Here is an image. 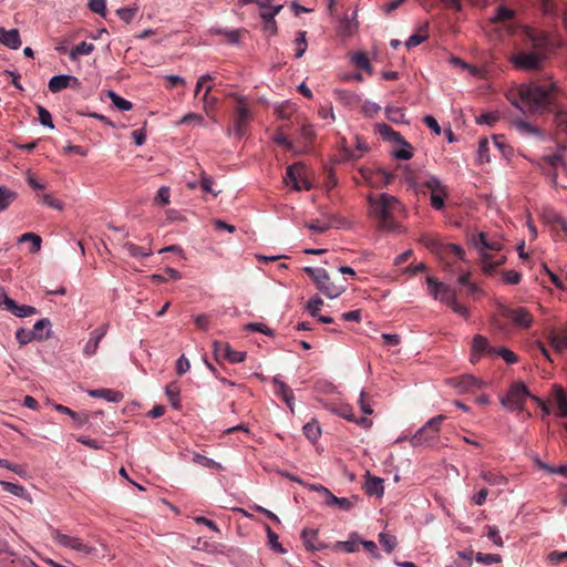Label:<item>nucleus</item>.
I'll return each instance as SVG.
<instances>
[{"mask_svg": "<svg viewBox=\"0 0 567 567\" xmlns=\"http://www.w3.org/2000/svg\"><path fill=\"white\" fill-rule=\"evenodd\" d=\"M301 538L303 544L308 550H319L321 548L320 545H317L318 530L316 529H303L301 533Z\"/></svg>", "mask_w": 567, "mask_h": 567, "instance_id": "33", "label": "nucleus"}, {"mask_svg": "<svg viewBox=\"0 0 567 567\" xmlns=\"http://www.w3.org/2000/svg\"><path fill=\"white\" fill-rule=\"evenodd\" d=\"M307 32L306 31H298L297 38H296V58H301L306 50H307V40H306Z\"/></svg>", "mask_w": 567, "mask_h": 567, "instance_id": "53", "label": "nucleus"}, {"mask_svg": "<svg viewBox=\"0 0 567 567\" xmlns=\"http://www.w3.org/2000/svg\"><path fill=\"white\" fill-rule=\"evenodd\" d=\"M369 214L378 219V228L380 230L396 231L400 225L395 221L393 214L401 208V204L396 197L389 194L378 196H368Z\"/></svg>", "mask_w": 567, "mask_h": 567, "instance_id": "3", "label": "nucleus"}, {"mask_svg": "<svg viewBox=\"0 0 567 567\" xmlns=\"http://www.w3.org/2000/svg\"><path fill=\"white\" fill-rule=\"evenodd\" d=\"M352 61H353V63H354L358 68H360V69H362V70H364V71H368V72H370V71H371L370 61H369V59H368V56H367V54H365V53H363V52H357V53L353 55Z\"/></svg>", "mask_w": 567, "mask_h": 567, "instance_id": "57", "label": "nucleus"}, {"mask_svg": "<svg viewBox=\"0 0 567 567\" xmlns=\"http://www.w3.org/2000/svg\"><path fill=\"white\" fill-rule=\"evenodd\" d=\"M520 37L522 48L511 58L514 68L526 72L543 70L554 50L549 34L539 29L523 27Z\"/></svg>", "mask_w": 567, "mask_h": 567, "instance_id": "1", "label": "nucleus"}, {"mask_svg": "<svg viewBox=\"0 0 567 567\" xmlns=\"http://www.w3.org/2000/svg\"><path fill=\"white\" fill-rule=\"evenodd\" d=\"M123 249H125L130 256L134 257V258H138V257H148L152 255V251L151 249H145L143 247H140L133 243H125L123 245Z\"/></svg>", "mask_w": 567, "mask_h": 567, "instance_id": "41", "label": "nucleus"}, {"mask_svg": "<svg viewBox=\"0 0 567 567\" xmlns=\"http://www.w3.org/2000/svg\"><path fill=\"white\" fill-rule=\"evenodd\" d=\"M37 111H38V115H39V121L40 123L43 125V126H47V127H50V128H53L54 125H53V122H52V117H51V114L50 112L43 107L42 105H38L37 106Z\"/></svg>", "mask_w": 567, "mask_h": 567, "instance_id": "59", "label": "nucleus"}, {"mask_svg": "<svg viewBox=\"0 0 567 567\" xmlns=\"http://www.w3.org/2000/svg\"><path fill=\"white\" fill-rule=\"evenodd\" d=\"M213 178L210 176H208L205 171H202L200 172V181H199V185H200V188L203 192L205 193H208V194H212L213 196H217L219 194V192H215L213 189Z\"/></svg>", "mask_w": 567, "mask_h": 567, "instance_id": "51", "label": "nucleus"}, {"mask_svg": "<svg viewBox=\"0 0 567 567\" xmlns=\"http://www.w3.org/2000/svg\"><path fill=\"white\" fill-rule=\"evenodd\" d=\"M19 240L21 243L32 240V245L30 248L31 252H38L41 249L42 239L39 235H37L34 233H25L20 237Z\"/></svg>", "mask_w": 567, "mask_h": 567, "instance_id": "52", "label": "nucleus"}, {"mask_svg": "<svg viewBox=\"0 0 567 567\" xmlns=\"http://www.w3.org/2000/svg\"><path fill=\"white\" fill-rule=\"evenodd\" d=\"M282 9V4H276L272 11H261L260 17L264 21V30L268 32L270 35L277 33V24L275 21V16L279 13Z\"/></svg>", "mask_w": 567, "mask_h": 567, "instance_id": "22", "label": "nucleus"}, {"mask_svg": "<svg viewBox=\"0 0 567 567\" xmlns=\"http://www.w3.org/2000/svg\"><path fill=\"white\" fill-rule=\"evenodd\" d=\"M550 346L557 351L563 352L567 350V330L559 333L550 332L548 336Z\"/></svg>", "mask_w": 567, "mask_h": 567, "instance_id": "29", "label": "nucleus"}, {"mask_svg": "<svg viewBox=\"0 0 567 567\" xmlns=\"http://www.w3.org/2000/svg\"><path fill=\"white\" fill-rule=\"evenodd\" d=\"M274 389L276 395L280 396L286 404L292 410V403L295 400L292 390L282 381L274 379Z\"/></svg>", "mask_w": 567, "mask_h": 567, "instance_id": "26", "label": "nucleus"}, {"mask_svg": "<svg viewBox=\"0 0 567 567\" xmlns=\"http://www.w3.org/2000/svg\"><path fill=\"white\" fill-rule=\"evenodd\" d=\"M95 47L93 43H87L85 41L76 44L72 50L69 52V58L72 61H76L79 55H89L94 51Z\"/></svg>", "mask_w": 567, "mask_h": 567, "instance_id": "34", "label": "nucleus"}, {"mask_svg": "<svg viewBox=\"0 0 567 567\" xmlns=\"http://www.w3.org/2000/svg\"><path fill=\"white\" fill-rule=\"evenodd\" d=\"M302 430L306 437L311 442H316L321 434L320 426L316 421L308 422Z\"/></svg>", "mask_w": 567, "mask_h": 567, "instance_id": "44", "label": "nucleus"}, {"mask_svg": "<svg viewBox=\"0 0 567 567\" xmlns=\"http://www.w3.org/2000/svg\"><path fill=\"white\" fill-rule=\"evenodd\" d=\"M138 11L137 7L134 8H120L116 10V14L126 23H130Z\"/></svg>", "mask_w": 567, "mask_h": 567, "instance_id": "61", "label": "nucleus"}, {"mask_svg": "<svg viewBox=\"0 0 567 567\" xmlns=\"http://www.w3.org/2000/svg\"><path fill=\"white\" fill-rule=\"evenodd\" d=\"M532 399L540 406L543 417L550 414L549 405L556 406V416L567 417V393L561 385L555 384L553 386L547 402L538 396H532Z\"/></svg>", "mask_w": 567, "mask_h": 567, "instance_id": "5", "label": "nucleus"}, {"mask_svg": "<svg viewBox=\"0 0 567 567\" xmlns=\"http://www.w3.org/2000/svg\"><path fill=\"white\" fill-rule=\"evenodd\" d=\"M445 419L437 415L429 420L411 439L413 446L429 445L439 437L440 426Z\"/></svg>", "mask_w": 567, "mask_h": 567, "instance_id": "7", "label": "nucleus"}, {"mask_svg": "<svg viewBox=\"0 0 567 567\" xmlns=\"http://www.w3.org/2000/svg\"><path fill=\"white\" fill-rule=\"evenodd\" d=\"M8 311H10L12 315L19 318L30 317L38 312V310L34 307L25 305L19 306L16 301Z\"/></svg>", "mask_w": 567, "mask_h": 567, "instance_id": "38", "label": "nucleus"}, {"mask_svg": "<svg viewBox=\"0 0 567 567\" xmlns=\"http://www.w3.org/2000/svg\"><path fill=\"white\" fill-rule=\"evenodd\" d=\"M506 260V257L504 255L494 258L493 254L483 251L482 254V268L483 271L487 275H492L493 271L503 265Z\"/></svg>", "mask_w": 567, "mask_h": 567, "instance_id": "23", "label": "nucleus"}, {"mask_svg": "<svg viewBox=\"0 0 567 567\" xmlns=\"http://www.w3.org/2000/svg\"><path fill=\"white\" fill-rule=\"evenodd\" d=\"M429 23L427 22H424L423 24H421L416 32L414 34H412L406 41H405V47L406 49H412V48H415L417 45H420L422 42H424L427 38H429Z\"/></svg>", "mask_w": 567, "mask_h": 567, "instance_id": "25", "label": "nucleus"}, {"mask_svg": "<svg viewBox=\"0 0 567 567\" xmlns=\"http://www.w3.org/2000/svg\"><path fill=\"white\" fill-rule=\"evenodd\" d=\"M472 243L476 249L480 250L481 255L483 251L491 252L502 250L503 245L497 240H489L485 233H480L472 237Z\"/></svg>", "mask_w": 567, "mask_h": 567, "instance_id": "18", "label": "nucleus"}, {"mask_svg": "<svg viewBox=\"0 0 567 567\" xmlns=\"http://www.w3.org/2000/svg\"><path fill=\"white\" fill-rule=\"evenodd\" d=\"M542 162H544L549 168L561 167L564 172L567 174V162L563 157L561 153L544 155L542 157Z\"/></svg>", "mask_w": 567, "mask_h": 567, "instance_id": "30", "label": "nucleus"}, {"mask_svg": "<svg viewBox=\"0 0 567 567\" xmlns=\"http://www.w3.org/2000/svg\"><path fill=\"white\" fill-rule=\"evenodd\" d=\"M81 86V82L78 78L73 75H55L52 76L49 81L48 87L52 93L61 92L66 87H72L78 90Z\"/></svg>", "mask_w": 567, "mask_h": 567, "instance_id": "14", "label": "nucleus"}, {"mask_svg": "<svg viewBox=\"0 0 567 567\" xmlns=\"http://www.w3.org/2000/svg\"><path fill=\"white\" fill-rule=\"evenodd\" d=\"M50 327H51V322L49 319L44 318V319L38 320L33 324V328L31 330V332H34V339L44 340V339L49 338Z\"/></svg>", "mask_w": 567, "mask_h": 567, "instance_id": "31", "label": "nucleus"}, {"mask_svg": "<svg viewBox=\"0 0 567 567\" xmlns=\"http://www.w3.org/2000/svg\"><path fill=\"white\" fill-rule=\"evenodd\" d=\"M498 316L509 320L515 327L528 329L534 322L533 315L524 307L499 306Z\"/></svg>", "mask_w": 567, "mask_h": 567, "instance_id": "8", "label": "nucleus"}, {"mask_svg": "<svg viewBox=\"0 0 567 567\" xmlns=\"http://www.w3.org/2000/svg\"><path fill=\"white\" fill-rule=\"evenodd\" d=\"M360 540L357 534H352L349 540L338 542L337 547L342 548L347 553H355L359 550Z\"/></svg>", "mask_w": 567, "mask_h": 567, "instance_id": "45", "label": "nucleus"}, {"mask_svg": "<svg viewBox=\"0 0 567 567\" xmlns=\"http://www.w3.org/2000/svg\"><path fill=\"white\" fill-rule=\"evenodd\" d=\"M424 187H426L431 194L432 193H442L446 190V187L440 182L436 177H431L424 183Z\"/></svg>", "mask_w": 567, "mask_h": 567, "instance_id": "63", "label": "nucleus"}, {"mask_svg": "<svg viewBox=\"0 0 567 567\" xmlns=\"http://www.w3.org/2000/svg\"><path fill=\"white\" fill-rule=\"evenodd\" d=\"M165 393L174 409H179V388L175 382L166 385Z\"/></svg>", "mask_w": 567, "mask_h": 567, "instance_id": "42", "label": "nucleus"}, {"mask_svg": "<svg viewBox=\"0 0 567 567\" xmlns=\"http://www.w3.org/2000/svg\"><path fill=\"white\" fill-rule=\"evenodd\" d=\"M109 97L111 99L112 103L121 111H130L133 107V104L130 101L117 95L113 91H109Z\"/></svg>", "mask_w": 567, "mask_h": 567, "instance_id": "46", "label": "nucleus"}, {"mask_svg": "<svg viewBox=\"0 0 567 567\" xmlns=\"http://www.w3.org/2000/svg\"><path fill=\"white\" fill-rule=\"evenodd\" d=\"M338 414L340 416H342L343 419L352 421V422H355V423H358L359 425H361L363 427H368V426L371 425V421L369 419H367L365 416H362L360 419H355L353 410H352L351 406H348V405L341 406L338 410Z\"/></svg>", "mask_w": 567, "mask_h": 567, "instance_id": "32", "label": "nucleus"}, {"mask_svg": "<svg viewBox=\"0 0 567 567\" xmlns=\"http://www.w3.org/2000/svg\"><path fill=\"white\" fill-rule=\"evenodd\" d=\"M305 272L309 275L317 285L323 282L322 280H328L329 274L323 268L306 267Z\"/></svg>", "mask_w": 567, "mask_h": 567, "instance_id": "48", "label": "nucleus"}, {"mask_svg": "<svg viewBox=\"0 0 567 567\" xmlns=\"http://www.w3.org/2000/svg\"><path fill=\"white\" fill-rule=\"evenodd\" d=\"M385 115L393 123L404 122V113L400 107H386Z\"/></svg>", "mask_w": 567, "mask_h": 567, "instance_id": "58", "label": "nucleus"}, {"mask_svg": "<svg viewBox=\"0 0 567 567\" xmlns=\"http://www.w3.org/2000/svg\"><path fill=\"white\" fill-rule=\"evenodd\" d=\"M16 339L20 343V346H25L32 340H34V332L27 329H19L16 332Z\"/></svg>", "mask_w": 567, "mask_h": 567, "instance_id": "62", "label": "nucleus"}, {"mask_svg": "<svg viewBox=\"0 0 567 567\" xmlns=\"http://www.w3.org/2000/svg\"><path fill=\"white\" fill-rule=\"evenodd\" d=\"M532 396L524 383L515 382L507 394L501 398V404L509 411H523L526 399Z\"/></svg>", "mask_w": 567, "mask_h": 567, "instance_id": "6", "label": "nucleus"}, {"mask_svg": "<svg viewBox=\"0 0 567 567\" xmlns=\"http://www.w3.org/2000/svg\"><path fill=\"white\" fill-rule=\"evenodd\" d=\"M436 256L440 259L446 260L450 264L457 259L464 260L465 251L458 245L443 243Z\"/></svg>", "mask_w": 567, "mask_h": 567, "instance_id": "17", "label": "nucleus"}, {"mask_svg": "<svg viewBox=\"0 0 567 567\" xmlns=\"http://www.w3.org/2000/svg\"><path fill=\"white\" fill-rule=\"evenodd\" d=\"M51 536L53 540L59 545L76 550L79 553H83L85 555H91L95 550L94 547L83 543L82 539L65 535L56 528H51Z\"/></svg>", "mask_w": 567, "mask_h": 567, "instance_id": "10", "label": "nucleus"}, {"mask_svg": "<svg viewBox=\"0 0 567 567\" xmlns=\"http://www.w3.org/2000/svg\"><path fill=\"white\" fill-rule=\"evenodd\" d=\"M305 272L309 275L317 285L323 282L322 280H328L329 274L323 268L306 267Z\"/></svg>", "mask_w": 567, "mask_h": 567, "instance_id": "49", "label": "nucleus"}, {"mask_svg": "<svg viewBox=\"0 0 567 567\" xmlns=\"http://www.w3.org/2000/svg\"><path fill=\"white\" fill-rule=\"evenodd\" d=\"M515 16V11L505 7V6H499L497 9H496V13L495 16H493L491 19H489V22L493 23V24H496V23H499V22H504V21H509L514 18Z\"/></svg>", "mask_w": 567, "mask_h": 567, "instance_id": "35", "label": "nucleus"}, {"mask_svg": "<svg viewBox=\"0 0 567 567\" xmlns=\"http://www.w3.org/2000/svg\"><path fill=\"white\" fill-rule=\"evenodd\" d=\"M322 281L323 282L318 284L317 287L328 298H337L346 290L344 287L338 286L334 282H332L329 275L328 280Z\"/></svg>", "mask_w": 567, "mask_h": 567, "instance_id": "27", "label": "nucleus"}, {"mask_svg": "<svg viewBox=\"0 0 567 567\" xmlns=\"http://www.w3.org/2000/svg\"><path fill=\"white\" fill-rule=\"evenodd\" d=\"M554 125L557 135L567 136V107L557 106L554 112Z\"/></svg>", "mask_w": 567, "mask_h": 567, "instance_id": "24", "label": "nucleus"}, {"mask_svg": "<svg viewBox=\"0 0 567 567\" xmlns=\"http://www.w3.org/2000/svg\"><path fill=\"white\" fill-rule=\"evenodd\" d=\"M0 484L3 488V491H6L12 495H16L19 497H24L27 494L25 488L19 484H14L11 482H4V481H1Z\"/></svg>", "mask_w": 567, "mask_h": 567, "instance_id": "50", "label": "nucleus"}, {"mask_svg": "<svg viewBox=\"0 0 567 567\" xmlns=\"http://www.w3.org/2000/svg\"><path fill=\"white\" fill-rule=\"evenodd\" d=\"M368 145L365 142L361 141L359 137H357V151H351L346 148V157L349 159H358L362 156L364 152L368 151Z\"/></svg>", "mask_w": 567, "mask_h": 567, "instance_id": "47", "label": "nucleus"}, {"mask_svg": "<svg viewBox=\"0 0 567 567\" xmlns=\"http://www.w3.org/2000/svg\"><path fill=\"white\" fill-rule=\"evenodd\" d=\"M360 176L372 187H379V182L374 181V177H381L384 185H389L393 182L394 175L382 168L373 169L371 167H360Z\"/></svg>", "mask_w": 567, "mask_h": 567, "instance_id": "11", "label": "nucleus"}, {"mask_svg": "<svg viewBox=\"0 0 567 567\" xmlns=\"http://www.w3.org/2000/svg\"><path fill=\"white\" fill-rule=\"evenodd\" d=\"M422 243L435 255H437L443 241L437 237L424 236Z\"/></svg>", "mask_w": 567, "mask_h": 567, "instance_id": "56", "label": "nucleus"}, {"mask_svg": "<svg viewBox=\"0 0 567 567\" xmlns=\"http://www.w3.org/2000/svg\"><path fill=\"white\" fill-rule=\"evenodd\" d=\"M424 187H426L431 194L432 193H442L446 190V187L440 182L436 177H431L424 183Z\"/></svg>", "mask_w": 567, "mask_h": 567, "instance_id": "64", "label": "nucleus"}, {"mask_svg": "<svg viewBox=\"0 0 567 567\" xmlns=\"http://www.w3.org/2000/svg\"><path fill=\"white\" fill-rule=\"evenodd\" d=\"M481 385V383L472 375H462L460 379L456 380L455 386L461 392H466L472 390L475 386Z\"/></svg>", "mask_w": 567, "mask_h": 567, "instance_id": "39", "label": "nucleus"}, {"mask_svg": "<svg viewBox=\"0 0 567 567\" xmlns=\"http://www.w3.org/2000/svg\"><path fill=\"white\" fill-rule=\"evenodd\" d=\"M17 198V193L4 186H0V210H6L9 205Z\"/></svg>", "mask_w": 567, "mask_h": 567, "instance_id": "40", "label": "nucleus"}, {"mask_svg": "<svg viewBox=\"0 0 567 567\" xmlns=\"http://www.w3.org/2000/svg\"><path fill=\"white\" fill-rule=\"evenodd\" d=\"M375 131L383 140L410 147V144L403 138V136L385 123L375 124Z\"/></svg>", "mask_w": 567, "mask_h": 567, "instance_id": "19", "label": "nucleus"}, {"mask_svg": "<svg viewBox=\"0 0 567 567\" xmlns=\"http://www.w3.org/2000/svg\"><path fill=\"white\" fill-rule=\"evenodd\" d=\"M310 489L316 491L324 496V502L328 506H334L338 505L339 498L338 496L333 495L327 487L320 484H312L310 485Z\"/></svg>", "mask_w": 567, "mask_h": 567, "instance_id": "37", "label": "nucleus"}, {"mask_svg": "<svg viewBox=\"0 0 567 567\" xmlns=\"http://www.w3.org/2000/svg\"><path fill=\"white\" fill-rule=\"evenodd\" d=\"M230 96L234 97L237 102L234 115V134L238 137H241L248 128L250 122V111L244 96L236 94H230Z\"/></svg>", "mask_w": 567, "mask_h": 567, "instance_id": "9", "label": "nucleus"}, {"mask_svg": "<svg viewBox=\"0 0 567 567\" xmlns=\"http://www.w3.org/2000/svg\"><path fill=\"white\" fill-rule=\"evenodd\" d=\"M513 125L515 128L524 136H534L538 138L539 141H545L547 138L546 131L542 130L540 127L525 121V120H514Z\"/></svg>", "mask_w": 567, "mask_h": 567, "instance_id": "16", "label": "nucleus"}, {"mask_svg": "<svg viewBox=\"0 0 567 567\" xmlns=\"http://www.w3.org/2000/svg\"><path fill=\"white\" fill-rule=\"evenodd\" d=\"M481 477L488 484L493 486H502L505 485L507 480L505 476L497 472L486 471L482 472Z\"/></svg>", "mask_w": 567, "mask_h": 567, "instance_id": "36", "label": "nucleus"}, {"mask_svg": "<svg viewBox=\"0 0 567 567\" xmlns=\"http://www.w3.org/2000/svg\"><path fill=\"white\" fill-rule=\"evenodd\" d=\"M0 43L12 50L19 49L21 47L19 31L17 29L6 30L0 27Z\"/></svg>", "mask_w": 567, "mask_h": 567, "instance_id": "21", "label": "nucleus"}, {"mask_svg": "<svg viewBox=\"0 0 567 567\" xmlns=\"http://www.w3.org/2000/svg\"><path fill=\"white\" fill-rule=\"evenodd\" d=\"M495 350L496 348L492 347L485 337L476 334L473 338L471 362H477L482 355L495 357Z\"/></svg>", "mask_w": 567, "mask_h": 567, "instance_id": "12", "label": "nucleus"}, {"mask_svg": "<svg viewBox=\"0 0 567 567\" xmlns=\"http://www.w3.org/2000/svg\"><path fill=\"white\" fill-rule=\"evenodd\" d=\"M379 542L382 545V547L384 548V550L388 553H392L396 546V538L392 535H388L384 533H381L379 535Z\"/></svg>", "mask_w": 567, "mask_h": 567, "instance_id": "54", "label": "nucleus"}, {"mask_svg": "<svg viewBox=\"0 0 567 567\" xmlns=\"http://www.w3.org/2000/svg\"><path fill=\"white\" fill-rule=\"evenodd\" d=\"M427 288L430 293L441 302L449 306L455 313L467 318L468 310L465 306L460 305L456 300V293L450 287L445 286L442 282H439L436 279L432 277L426 278Z\"/></svg>", "mask_w": 567, "mask_h": 567, "instance_id": "4", "label": "nucleus"}, {"mask_svg": "<svg viewBox=\"0 0 567 567\" xmlns=\"http://www.w3.org/2000/svg\"><path fill=\"white\" fill-rule=\"evenodd\" d=\"M107 331V326H102L97 329H95L92 333L90 339L87 340L86 344L84 346L83 352L85 355L91 357L94 355L97 351L99 344L101 340L104 338Z\"/></svg>", "mask_w": 567, "mask_h": 567, "instance_id": "20", "label": "nucleus"}, {"mask_svg": "<svg viewBox=\"0 0 567 567\" xmlns=\"http://www.w3.org/2000/svg\"><path fill=\"white\" fill-rule=\"evenodd\" d=\"M307 168L302 163H295L287 168L285 182L291 184L293 189L301 190L300 182L306 176Z\"/></svg>", "mask_w": 567, "mask_h": 567, "instance_id": "15", "label": "nucleus"}, {"mask_svg": "<svg viewBox=\"0 0 567 567\" xmlns=\"http://www.w3.org/2000/svg\"><path fill=\"white\" fill-rule=\"evenodd\" d=\"M214 352L217 360L224 358L231 363H240L246 359V352L236 351L228 343L224 342H215Z\"/></svg>", "mask_w": 567, "mask_h": 567, "instance_id": "13", "label": "nucleus"}, {"mask_svg": "<svg viewBox=\"0 0 567 567\" xmlns=\"http://www.w3.org/2000/svg\"><path fill=\"white\" fill-rule=\"evenodd\" d=\"M557 92L558 86L555 82H550L548 85L530 82L518 87V97L514 99L512 103L523 113L545 114L554 105Z\"/></svg>", "mask_w": 567, "mask_h": 567, "instance_id": "2", "label": "nucleus"}, {"mask_svg": "<svg viewBox=\"0 0 567 567\" xmlns=\"http://www.w3.org/2000/svg\"><path fill=\"white\" fill-rule=\"evenodd\" d=\"M365 489L370 495L383 494V480L379 477H369L365 484Z\"/></svg>", "mask_w": 567, "mask_h": 567, "instance_id": "43", "label": "nucleus"}, {"mask_svg": "<svg viewBox=\"0 0 567 567\" xmlns=\"http://www.w3.org/2000/svg\"><path fill=\"white\" fill-rule=\"evenodd\" d=\"M244 31L245 30H240V29H236V30L216 29V30H214V33L225 35L230 43H238L239 39H240V34Z\"/></svg>", "mask_w": 567, "mask_h": 567, "instance_id": "55", "label": "nucleus"}, {"mask_svg": "<svg viewBox=\"0 0 567 567\" xmlns=\"http://www.w3.org/2000/svg\"><path fill=\"white\" fill-rule=\"evenodd\" d=\"M477 158L480 163L489 162L488 140L481 138L478 142Z\"/></svg>", "mask_w": 567, "mask_h": 567, "instance_id": "60", "label": "nucleus"}, {"mask_svg": "<svg viewBox=\"0 0 567 567\" xmlns=\"http://www.w3.org/2000/svg\"><path fill=\"white\" fill-rule=\"evenodd\" d=\"M89 394L93 398L105 399L109 402H121L124 398L123 393L111 389L91 390Z\"/></svg>", "mask_w": 567, "mask_h": 567, "instance_id": "28", "label": "nucleus"}]
</instances>
